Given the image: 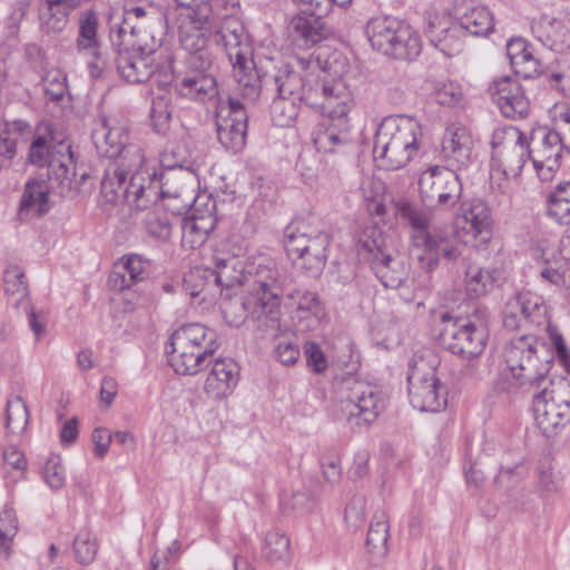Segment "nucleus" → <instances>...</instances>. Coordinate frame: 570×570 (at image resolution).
<instances>
[{"mask_svg": "<svg viewBox=\"0 0 570 570\" xmlns=\"http://www.w3.org/2000/svg\"><path fill=\"white\" fill-rule=\"evenodd\" d=\"M423 131L417 119L407 115H393L382 119L373 144L374 159L386 169L405 167L417 155Z\"/></svg>", "mask_w": 570, "mask_h": 570, "instance_id": "nucleus-1", "label": "nucleus"}, {"mask_svg": "<svg viewBox=\"0 0 570 570\" xmlns=\"http://www.w3.org/2000/svg\"><path fill=\"white\" fill-rule=\"evenodd\" d=\"M331 236L316 216L292 222L285 229V248L294 264L312 277L325 267Z\"/></svg>", "mask_w": 570, "mask_h": 570, "instance_id": "nucleus-2", "label": "nucleus"}, {"mask_svg": "<svg viewBox=\"0 0 570 570\" xmlns=\"http://www.w3.org/2000/svg\"><path fill=\"white\" fill-rule=\"evenodd\" d=\"M503 358L512 377L521 387L540 389L550 379L553 354L541 340L522 335L511 340L504 347Z\"/></svg>", "mask_w": 570, "mask_h": 570, "instance_id": "nucleus-3", "label": "nucleus"}, {"mask_svg": "<svg viewBox=\"0 0 570 570\" xmlns=\"http://www.w3.org/2000/svg\"><path fill=\"white\" fill-rule=\"evenodd\" d=\"M217 333L200 323L181 325L170 336V364L175 372L194 375L208 366L217 351Z\"/></svg>", "mask_w": 570, "mask_h": 570, "instance_id": "nucleus-4", "label": "nucleus"}, {"mask_svg": "<svg viewBox=\"0 0 570 570\" xmlns=\"http://www.w3.org/2000/svg\"><path fill=\"white\" fill-rule=\"evenodd\" d=\"M554 121L558 130L540 129L529 140L530 160L543 181L560 168L563 148L570 153V107L556 108Z\"/></svg>", "mask_w": 570, "mask_h": 570, "instance_id": "nucleus-5", "label": "nucleus"}, {"mask_svg": "<svg viewBox=\"0 0 570 570\" xmlns=\"http://www.w3.org/2000/svg\"><path fill=\"white\" fill-rule=\"evenodd\" d=\"M195 194V176L187 168L156 170L148 163V180L146 183V209L157 205L159 199L167 202L166 206L177 214L187 210Z\"/></svg>", "mask_w": 570, "mask_h": 570, "instance_id": "nucleus-6", "label": "nucleus"}, {"mask_svg": "<svg viewBox=\"0 0 570 570\" xmlns=\"http://www.w3.org/2000/svg\"><path fill=\"white\" fill-rule=\"evenodd\" d=\"M372 47L397 60L412 61L422 50L421 38L411 26L393 17H375L367 22Z\"/></svg>", "mask_w": 570, "mask_h": 570, "instance_id": "nucleus-7", "label": "nucleus"}, {"mask_svg": "<svg viewBox=\"0 0 570 570\" xmlns=\"http://www.w3.org/2000/svg\"><path fill=\"white\" fill-rule=\"evenodd\" d=\"M147 180L148 160L131 168L129 161H112L101 180V195L110 204L124 202L137 210H145Z\"/></svg>", "mask_w": 570, "mask_h": 570, "instance_id": "nucleus-8", "label": "nucleus"}, {"mask_svg": "<svg viewBox=\"0 0 570 570\" xmlns=\"http://www.w3.org/2000/svg\"><path fill=\"white\" fill-rule=\"evenodd\" d=\"M533 396V416L542 434H557L570 422V381L559 379L543 384Z\"/></svg>", "mask_w": 570, "mask_h": 570, "instance_id": "nucleus-9", "label": "nucleus"}, {"mask_svg": "<svg viewBox=\"0 0 570 570\" xmlns=\"http://www.w3.org/2000/svg\"><path fill=\"white\" fill-rule=\"evenodd\" d=\"M441 320L440 341L445 350L464 360L476 357L484 351L488 330L479 316L451 317L443 314Z\"/></svg>", "mask_w": 570, "mask_h": 570, "instance_id": "nucleus-10", "label": "nucleus"}, {"mask_svg": "<svg viewBox=\"0 0 570 570\" xmlns=\"http://www.w3.org/2000/svg\"><path fill=\"white\" fill-rule=\"evenodd\" d=\"M421 203L432 210L454 207L462 196L463 185L456 170L433 165L423 170L417 180Z\"/></svg>", "mask_w": 570, "mask_h": 570, "instance_id": "nucleus-11", "label": "nucleus"}, {"mask_svg": "<svg viewBox=\"0 0 570 570\" xmlns=\"http://www.w3.org/2000/svg\"><path fill=\"white\" fill-rule=\"evenodd\" d=\"M492 170L507 180L515 179L530 159L529 140L517 127L494 130L492 135Z\"/></svg>", "mask_w": 570, "mask_h": 570, "instance_id": "nucleus-12", "label": "nucleus"}, {"mask_svg": "<svg viewBox=\"0 0 570 570\" xmlns=\"http://www.w3.org/2000/svg\"><path fill=\"white\" fill-rule=\"evenodd\" d=\"M92 142L100 156L114 161H129V167L145 164L144 150L134 144H128V134L121 126H111L102 117L91 132Z\"/></svg>", "mask_w": 570, "mask_h": 570, "instance_id": "nucleus-13", "label": "nucleus"}, {"mask_svg": "<svg viewBox=\"0 0 570 570\" xmlns=\"http://www.w3.org/2000/svg\"><path fill=\"white\" fill-rule=\"evenodd\" d=\"M348 423L354 428L372 424L384 409L381 390L368 382L348 379L344 382Z\"/></svg>", "mask_w": 570, "mask_h": 570, "instance_id": "nucleus-14", "label": "nucleus"}, {"mask_svg": "<svg viewBox=\"0 0 570 570\" xmlns=\"http://www.w3.org/2000/svg\"><path fill=\"white\" fill-rule=\"evenodd\" d=\"M215 27V18L209 23L196 21V17H187L179 26V41L188 52V68L213 67L216 57L208 45L209 36Z\"/></svg>", "mask_w": 570, "mask_h": 570, "instance_id": "nucleus-15", "label": "nucleus"}, {"mask_svg": "<svg viewBox=\"0 0 570 570\" xmlns=\"http://www.w3.org/2000/svg\"><path fill=\"white\" fill-rule=\"evenodd\" d=\"M409 397L413 407L422 412H439L448 403L446 387L440 382L433 370L411 368L407 374Z\"/></svg>", "mask_w": 570, "mask_h": 570, "instance_id": "nucleus-16", "label": "nucleus"}, {"mask_svg": "<svg viewBox=\"0 0 570 570\" xmlns=\"http://www.w3.org/2000/svg\"><path fill=\"white\" fill-rule=\"evenodd\" d=\"M252 277L253 292L256 296V306L271 320H275L281 304L282 287L278 283V272L275 264L264 259L257 265L247 268Z\"/></svg>", "mask_w": 570, "mask_h": 570, "instance_id": "nucleus-17", "label": "nucleus"}, {"mask_svg": "<svg viewBox=\"0 0 570 570\" xmlns=\"http://www.w3.org/2000/svg\"><path fill=\"white\" fill-rule=\"evenodd\" d=\"M248 115L244 105L236 98L228 97L227 105H222L217 112V136L219 142L233 153L243 149L246 142Z\"/></svg>", "mask_w": 570, "mask_h": 570, "instance_id": "nucleus-18", "label": "nucleus"}, {"mask_svg": "<svg viewBox=\"0 0 570 570\" xmlns=\"http://www.w3.org/2000/svg\"><path fill=\"white\" fill-rule=\"evenodd\" d=\"M358 253L370 261L374 274L384 287L396 289L405 282L407 271L404 263L387 253L377 239L363 240Z\"/></svg>", "mask_w": 570, "mask_h": 570, "instance_id": "nucleus-19", "label": "nucleus"}, {"mask_svg": "<svg viewBox=\"0 0 570 570\" xmlns=\"http://www.w3.org/2000/svg\"><path fill=\"white\" fill-rule=\"evenodd\" d=\"M488 92L507 118H523L529 112V100L519 81L510 76L493 80Z\"/></svg>", "mask_w": 570, "mask_h": 570, "instance_id": "nucleus-20", "label": "nucleus"}, {"mask_svg": "<svg viewBox=\"0 0 570 570\" xmlns=\"http://www.w3.org/2000/svg\"><path fill=\"white\" fill-rule=\"evenodd\" d=\"M474 141L464 126L452 124L446 127L441 142L440 158L448 166L461 169L471 163Z\"/></svg>", "mask_w": 570, "mask_h": 570, "instance_id": "nucleus-21", "label": "nucleus"}, {"mask_svg": "<svg viewBox=\"0 0 570 570\" xmlns=\"http://www.w3.org/2000/svg\"><path fill=\"white\" fill-rule=\"evenodd\" d=\"M153 28L157 32L167 30V19L164 7L148 1L140 4H127L124 9V19L117 29V38H122L126 30Z\"/></svg>", "mask_w": 570, "mask_h": 570, "instance_id": "nucleus-22", "label": "nucleus"}, {"mask_svg": "<svg viewBox=\"0 0 570 570\" xmlns=\"http://www.w3.org/2000/svg\"><path fill=\"white\" fill-rule=\"evenodd\" d=\"M58 154L59 156L57 154L51 156L46 167V183L49 186V191L57 193L61 197H68L76 190L72 185L75 171L70 146L60 142Z\"/></svg>", "mask_w": 570, "mask_h": 570, "instance_id": "nucleus-23", "label": "nucleus"}, {"mask_svg": "<svg viewBox=\"0 0 570 570\" xmlns=\"http://www.w3.org/2000/svg\"><path fill=\"white\" fill-rule=\"evenodd\" d=\"M115 57L119 76L129 83H142L153 77L155 58L127 46H118Z\"/></svg>", "mask_w": 570, "mask_h": 570, "instance_id": "nucleus-24", "label": "nucleus"}, {"mask_svg": "<svg viewBox=\"0 0 570 570\" xmlns=\"http://www.w3.org/2000/svg\"><path fill=\"white\" fill-rule=\"evenodd\" d=\"M210 371L206 377L204 391L215 400L226 397L236 387L239 379V366L232 358L210 361Z\"/></svg>", "mask_w": 570, "mask_h": 570, "instance_id": "nucleus-25", "label": "nucleus"}, {"mask_svg": "<svg viewBox=\"0 0 570 570\" xmlns=\"http://www.w3.org/2000/svg\"><path fill=\"white\" fill-rule=\"evenodd\" d=\"M239 262L232 256L215 257L214 268L195 267L189 271V282L205 279L208 284H214L216 289L219 287L230 288L242 283V268H238Z\"/></svg>", "mask_w": 570, "mask_h": 570, "instance_id": "nucleus-26", "label": "nucleus"}, {"mask_svg": "<svg viewBox=\"0 0 570 570\" xmlns=\"http://www.w3.org/2000/svg\"><path fill=\"white\" fill-rule=\"evenodd\" d=\"M49 186L43 174L39 178L29 179L21 195L18 218L20 222H29L45 216L49 209Z\"/></svg>", "mask_w": 570, "mask_h": 570, "instance_id": "nucleus-27", "label": "nucleus"}, {"mask_svg": "<svg viewBox=\"0 0 570 570\" xmlns=\"http://www.w3.org/2000/svg\"><path fill=\"white\" fill-rule=\"evenodd\" d=\"M188 72L176 86L177 91L190 99L206 101L217 96V81L213 67L188 68Z\"/></svg>", "mask_w": 570, "mask_h": 570, "instance_id": "nucleus-28", "label": "nucleus"}, {"mask_svg": "<svg viewBox=\"0 0 570 570\" xmlns=\"http://www.w3.org/2000/svg\"><path fill=\"white\" fill-rule=\"evenodd\" d=\"M81 4L77 0H41L38 6L40 30L46 35L62 32L71 12Z\"/></svg>", "mask_w": 570, "mask_h": 570, "instance_id": "nucleus-29", "label": "nucleus"}, {"mask_svg": "<svg viewBox=\"0 0 570 570\" xmlns=\"http://www.w3.org/2000/svg\"><path fill=\"white\" fill-rule=\"evenodd\" d=\"M232 65L239 94L244 98L255 101L262 89L265 88V73L259 75L252 56L245 57L239 52H233Z\"/></svg>", "mask_w": 570, "mask_h": 570, "instance_id": "nucleus-30", "label": "nucleus"}, {"mask_svg": "<svg viewBox=\"0 0 570 570\" xmlns=\"http://www.w3.org/2000/svg\"><path fill=\"white\" fill-rule=\"evenodd\" d=\"M149 263L137 254H131L117 263L109 274L108 285L114 291H125L149 275Z\"/></svg>", "mask_w": 570, "mask_h": 570, "instance_id": "nucleus-31", "label": "nucleus"}, {"mask_svg": "<svg viewBox=\"0 0 570 570\" xmlns=\"http://www.w3.org/2000/svg\"><path fill=\"white\" fill-rule=\"evenodd\" d=\"M265 90L295 101H308L309 99L305 94L302 76L287 66L278 68L272 73L265 72Z\"/></svg>", "mask_w": 570, "mask_h": 570, "instance_id": "nucleus-32", "label": "nucleus"}, {"mask_svg": "<svg viewBox=\"0 0 570 570\" xmlns=\"http://www.w3.org/2000/svg\"><path fill=\"white\" fill-rule=\"evenodd\" d=\"M531 30L543 46L553 51L562 52L570 48V31L560 19L543 14L532 22Z\"/></svg>", "mask_w": 570, "mask_h": 570, "instance_id": "nucleus-33", "label": "nucleus"}, {"mask_svg": "<svg viewBox=\"0 0 570 570\" xmlns=\"http://www.w3.org/2000/svg\"><path fill=\"white\" fill-rule=\"evenodd\" d=\"M287 31L293 43L298 47H311L326 37L324 18L302 12L291 19Z\"/></svg>", "mask_w": 570, "mask_h": 570, "instance_id": "nucleus-34", "label": "nucleus"}, {"mask_svg": "<svg viewBox=\"0 0 570 570\" xmlns=\"http://www.w3.org/2000/svg\"><path fill=\"white\" fill-rule=\"evenodd\" d=\"M461 216L464 220L462 228L473 235L480 236L482 242L490 238L492 217L488 205L481 199H473L461 204Z\"/></svg>", "mask_w": 570, "mask_h": 570, "instance_id": "nucleus-35", "label": "nucleus"}, {"mask_svg": "<svg viewBox=\"0 0 570 570\" xmlns=\"http://www.w3.org/2000/svg\"><path fill=\"white\" fill-rule=\"evenodd\" d=\"M317 153L326 155L342 154L351 142L346 116L337 117V124L332 122L315 132L313 138Z\"/></svg>", "mask_w": 570, "mask_h": 570, "instance_id": "nucleus-36", "label": "nucleus"}, {"mask_svg": "<svg viewBox=\"0 0 570 570\" xmlns=\"http://www.w3.org/2000/svg\"><path fill=\"white\" fill-rule=\"evenodd\" d=\"M99 19L95 10L88 9L80 12L78 18V36L76 48L79 52H85L101 60L99 52L100 41L98 38Z\"/></svg>", "mask_w": 570, "mask_h": 570, "instance_id": "nucleus-37", "label": "nucleus"}, {"mask_svg": "<svg viewBox=\"0 0 570 570\" xmlns=\"http://www.w3.org/2000/svg\"><path fill=\"white\" fill-rule=\"evenodd\" d=\"M411 239L412 257L422 269L433 272L439 265L438 233L420 232V234H412Z\"/></svg>", "mask_w": 570, "mask_h": 570, "instance_id": "nucleus-38", "label": "nucleus"}, {"mask_svg": "<svg viewBox=\"0 0 570 570\" xmlns=\"http://www.w3.org/2000/svg\"><path fill=\"white\" fill-rule=\"evenodd\" d=\"M316 90H321L324 98L322 107L326 109L332 118L334 116H347L350 95L341 80H323L316 83Z\"/></svg>", "mask_w": 570, "mask_h": 570, "instance_id": "nucleus-39", "label": "nucleus"}, {"mask_svg": "<svg viewBox=\"0 0 570 570\" xmlns=\"http://www.w3.org/2000/svg\"><path fill=\"white\" fill-rule=\"evenodd\" d=\"M167 30H160L159 32L153 28H144L140 29V26L135 30H126L122 38H118L117 46H127L134 48L135 50H139L144 53H153L155 55L157 50L161 47L163 40L166 36ZM114 32L111 33L112 41ZM116 45V42H114Z\"/></svg>", "mask_w": 570, "mask_h": 570, "instance_id": "nucleus-40", "label": "nucleus"}, {"mask_svg": "<svg viewBox=\"0 0 570 570\" xmlns=\"http://www.w3.org/2000/svg\"><path fill=\"white\" fill-rule=\"evenodd\" d=\"M456 21L464 35L475 37L488 36L494 28L490 10L482 6L469 7L462 13L458 10Z\"/></svg>", "mask_w": 570, "mask_h": 570, "instance_id": "nucleus-41", "label": "nucleus"}, {"mask_svg": "<svg viewBox=\"0 0 570 570\" xmlns=\"http://www.w3.org/2000/svg\"><path fill=\"white\" fill-rule=\"evenodd\" d=\"M30 131V125L23 120L0 124V167H9L17 155L20 136Z\"/></svg>", "mask_w": 570, "mask_h": 570, "instance_id": "nucleus-42", "label": "nucleus"}, {"mask_svg": "<svg viewBox=\"0 0 570 570\" xmlns=\"http://www.w3.org/2000/svg\"><path fill=\"white\" fill-rule=\"evenodd\" d=\"M500 277L497 268H481L476 265H469L465 272V289L471 298H479L487 295L495 286Z\"/></svg>", "mask_w": 570, "mask_h": 570, "instance_id": "nucleus-43", "label": "nucleus"}, {"mask_svg": "<svg viewBox=\"0 0 570 570\" xmlns=\"http://www.w3.org/2000/svg\"><path fill=\"white\" fill-rule=\"evenodd\" d=\"M180 228L183 247L195 249L206 242L208 235L214 229L213 219L209 216L205 218L186 216L180 219Z\"/></svg>", "mask_w": 570, "mask_h": 570, "instance_id": "nucleus-44", "label": "nucleus"}, {"mask_svg": "<svg viewBox=\"0 0 570 570\" xmlns=\"http://www.w3.org/2000/svg\"><path fill=\"white\" fill-rule=\"evenodd\" d=\"M390 538V524L385 512L374 514L371 521L367 537L366 549L377 558H383L387 553V541Z\"/></svg>", "mask_w": 570, "mask_h": 570, "instance_id": "nucleus-45", "label": "nucleus"}, {"mask_svg": "<svg viewBox=\"0 0 570 570\" xmlns=\"http://www.w3.org/2000/svg\"><path fill=\"white\" fill-rule=\"evenodd\" d=\"M177 213L168 215L163 207L156 206L144 217L142 224L147 234L161 242L170 238L175 220H179Z\"/></svg>", "mask_w": 570, "mask_h": 570, "instance_id": "nucleus-46", "label": "nucleus"}, {"mask_svg": "<svg viewBox=\"0 0 570 570\" xmlns=\"http://www.w3.org/2000/svg\"><path fill=\"white\" fill-rule=\"evenodd\" d=\"M547 215L560 225L570 224V180L559 183L548 196Z\"/></svg>", "mask_w": 570, "mask_h": 570, "instance_id": "nucleus-47", "label": "nucleus"}, {"mask_svg": "<svg viewBox=\"0 0 570 570\" xmlns=\"http://www.w3.org/2000/svg\"><path fill=\"white\" fill-rule=\"evenodd\" d=\"M292 306L296 307L299 317L311 316L313 323L318 324L324 316V307L316 293L296 288L287 293Z\"/></svg>", "mask_w": 570, "mask_h": 570, "instance_id": "nucleus-48", "label": "nucleus"}, {"mask_svg": "<svg viewBox=\"0 0 570 570\" xmlns=\"http://www.w3.org/2000/svg\"><path fill=\"white\" fill-rule=\"evenodd\" d=\"M171 105L168 95H159L153 99L150 124L155 132L166 135L170 128Z\"/></svg>", "mask_w": 570, "mask_h": 570, "instance_id": "nucleus-49", "label": "nucleus"}, {"mask_svg": "<svg viewBox=\"0 0 570 570\" xmlns=\"http://www.w3.org/2000/svg\"><path fill=\"white\" fill-rule=\"evenodd\" d=\"M302 101L275 96L271 105V118L277 127H288L296 119Z\"/></svg>", "mask_w": 570, "mask_h": 570, "instance_id": "nucleus-50", "label": "nucleus"}, {"mask_svg": "<svg viewBox=\"0 0 570 570\" xmlns=\"http://www.w3.org/2000/svg\"><path fill=\"white\" fill-rule=\"evenodd\" d=\"M29 422V412L27 404L20 396H16L7 402L6 409V429L12 434L22 433Z\"/></svg>", "mask_w": 570, "mask_h": 570, "instance_id": "nucleus-51", "label": "nucleus"}, {"mask_svg": "<svg viewBox=\"0 0 570 570\" xmlns=\"http://www.w3.org/2000/svg\"><path fill=\"white\" fill-rule=\"evenodd\" d=\"M264 554L271 562L287 560L289 556V539L279 531H268L264 540Z\"/></svg>", "mask_w": 570, "mask_h": 570, "instance_id": "nucleus-52", "label": "nucleus"}, {"mask_svg": "<svg viewBox=\"0 0 570 570\" xmlns=\"http://www.w3.org/2000/svg\"><path fill=\"white\" fill-rule=\"evenodd\" d=\"M59 145L51 148L47 137L42 135H35L29 146L27 160L40 168L48 166L51 156L58 154Z\"/></svg>", "mask_w": 570, "mask_h": 570, "instance_id": "nucleus-53", "label": "nucleus"}, {"mask_svg": "<svg viewBox=\"0 0 570 570\" xmlns=\"http://www.w3.org/2000/svg\"><path fill=\"white\" fill-rule=\"evenodd\" d=\"M464 36L459 22L451 19L441 33L440 41H433L432 45L440 49L446 56H453L460 51L461 38Z\"/></svg>", "mask_w": 570, "mask_h": 570, "instance_id": "nucleus-54", "label": "nucleus"}, {"mask_svg": "<svg viewBox=\"0 0 570 570\" xmlns=\"http://www.w3.org/2000/svg\"><path fill=\"white\" fill-rule=\"evenodd\" d=\"M76 559L82 564L91 563L97 554L98 544L91 532L81 530L73 540Z\"/></svg>", "mask_w": 570, "mask_h": 570, "instance_id": "nucleus-55", "label": "nucleus"}, {"mask_svg": "<svg viewBox=\"0 0 570 570\" xmlns=\"http://www.w3.org/2000/svg\"><path fill=\"white\" fill-rule=\"evenodd\" d=\"M249 302L244 297H235L223 303L222 312L225 321L234 327H239L247 318Z\"/></svg>", "mask_w": 570, "mask_h": 570, "instance_id": "nucleus-56", "label": "nucleus"}, {"mask_svg": "<svg viewBox=\"0 0 570 570\" xmlns=\"http://www.w3.org/2000/svg\"><path fill=\"white\" fill-rule=\"evenodd\" d=\"M397 210L401 217L406 219L413 228L412 234L429 233L430 217L426 213L409 202L399 203Z\"/></svg>", "mask_w": 570, "mask_h": 570, "instance_id": "nucleus-57", "label": "nucleus"}, {"mask_svg": "<svg viewBox=\"0 0 570 570\" xmlns=\"http://www.w3.org/2000/svg\"><path fill=\"white\" fill-rule=\"evenodd\" d=\"M46 96L52 101H60L67 92V76L59 69L49 70L42 79Z\"/></svg>", "mask_w": 570, "mask_h": 570, "instance_id": "nucleus-58", "label": "nucleus"}, {"mask_svg": "<svg viewBox=\"0 0 570 570\" xmlns=\"http://www.w3.org/2000/svg\"><path fill=\"white\" fill-rule=\"evenodd\" d=\"M18 531V521L16 512L6 507L0 512V541H2L3 559H8L10 553V542Z\"/></svg>", "mask_w": 570, "mask_h": 570, "instance_id": "nucleus-59", "label": "nucleus"}, {"mask_svg": "<svg viewBox=\"0 0 570 570\" xmlns=\"http://www.w3.org/2000/svg\"><path fill=\"white\" fill-rule=\"evenodd\" d=\"M511 66L517 75H520L525 79L533 78L542 73V63L540 59L534 56L531 46L523 51V53L511 63Z\"/></svg>", "mask_w": 570, "mask_h": 570, "instance_id": "nucleus-60", "label": "nucleus"}, {"mask_svg": "<svg viewBox=\"0 0 570 570\" xmlns=\"http://www.w3.org/2000/svg\"><path fill=\"white\" fill-rule=\"evenodd\" d=\"M173 57L170 55H160L157 63H154L153 77L148 80L151 85L159 88H166L174 81Z\"/></svg>", "mask_w": 570, "mask_h": 570, "instance_id": "nucleus-61", "label": "nucleus"}, {"mask_svg": "<svg viewBox=\"0 0 570 570\" xmlns=\"http://www.w3.org/2000/svg\"><path fill=\"white\" fill-rule=\"evenodd\" d=\"M527 313L525 299L515 297L507 303L503 312V325L505 328L517 330L522 321H525L522 314Z\"/></svg>", "mask_w": 570, "mask_h": 570, "instance_id": "nucleus-62", "label": "nucleus"}, {"mask_svg": "<svg viewBox=\"0 0 570 570\" xmlns=\"http://www.w3.org/2000/svg\"><path fill=\"white\" fill-rule=\"evenodd\" d=\"M190 206L191 210L188 216L193 218H205L209 216L213 219V227L215 228L217 224L216 200L210 195H194Z\"/></svg>", "mask_w": 570, "mask_h": 570, "instance_id": "nucleus-63", "label": "nucleus"}, {"mask_svg": "<svg viewBox=\"0 0 570 570\" xmlns=\"http://www.w3.org/2000/svg\"><path fill=\"white\" fill-rule=\"evenodd\" d=\"M538 479L541 490L548 493L558 491L562 484L560 474L554 471L548 459L540 462L538 466Z\"/></svg>", "mask_w": 570, "mask_h": 570, "instance_id": "nucleus-64", "label": "nucleus"}]
</instances>
